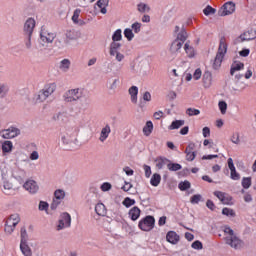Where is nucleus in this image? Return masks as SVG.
Segmentation results:
<instances>
[{"instance_id":"obj_4","label":"nucleus","mask_w":256,"mask_h":256,"mask_svg":"<svg viewBox=\"0 0 256 256\" xmlns=\"http://www.w3.org/2000/svg\"><path fill=\"white\" fill-rule=\"evenodd\" d=\"M61 141L63 145H65L66 149H75L77 147V135L75 132H72L71 134L66 133L61 136Z\"/></svg>"},{"instance_id":"obj_15","label":"nucleus","mask_w":256,"mask_h":256,"mask_svg":"<svg viewBox=\"0 0 256 256\" xmlns=\"http://www.w3.org/2000/svg\"><path fill=\"white\" fill-rule=\"evenodd\" d=\"M241 41H253V39H256V31L253 29H250L243 34L240 35Z\"/></svg>"},{"instance_id":"obj_30","label":"nucleus","mask_w":256,"mask_h":256,"mask_svg":"<svg viewBox=\"0 0 256 256\" xmlns=\"http://www.w3.org/2000/svg\"><path fill=\"white\" fill-rule=\"evenodd\" d=\"M185 125V120H174L172 121L171 125L168 127L170 131H173L175 129H180V127H183Z\"/></svg>"},{"instance_id":"obj_6","label":"nucleus","mask_w":256,"mask_h":256,"mask_svg":"<svg viewBox=\"0 0 256 256\" xmlns=\"http://www.w3.org/2000/svg\"><path fill=\"white\" fill-rule=\"evenodd\" d=\"M0 133L3 139H15V137L21 135V130H19V128L11 126L8 129L2 130Z\"/></svg>"},{"instance_id":"obj_32","label":"nucleus","mask_w":256,"mask_h":256,"mask_svg":"<svg viewBox=\"0 0 256 256\" xmlns=\"http://www.w3.org/2000/svg\"><path fill=\"white\" fill-rule=\"evenodd\" d=\"M175 41H180V43L184 44L187 41V30L184 28L177 34V38Z\"/></svg>"},{"instance_id":"obj_22","label":"nucleus","mask_w":256,"mask_h":256,"mask_svg":"<svg viewBox=\"0 0 256 256\" xmlns=\"http://www.w3.org/2000/svg\"><path fill=\"white\" fill-rule=\"evenodd\" d=\"M97 7L100 9L102 15L107 14V7H109V0H98L96 3Z\"/></svg>"},{"instance_id":"obj_29","label":"nucleus","mask_w":256,"mask_h":256,"mask_svg":"<svg viewBox=\"0 0 256 256\" xmlns=\"http://www.w3.org/2000/svg\"><path fill=\"white\" fill-rule=\"evenodd\" d=\"M55 89H57V85H55V83H51L48 84L44 87V89H42V91H44V93H46V96H50L53 95V93H55Z\"/></svg>"},{"instance_id":"obj_46","label":"nucleus","mask_w":256,"mask_h":256,"mask_svg":"<svg viewBox=\"0 0 256 256\" xmlns=\"http://www.w3.org/2000/svg\"><path fill=\"white\" fill-rule=\"evenodd\" d=\"M122 205H124V207H126V209H129V207H133V205H135V199H131L129 197H126L123 200Z\"/></svg>"},{"instance_id":"obj_54","label":"nucleus","mask_w":256,"mask_h":256,"mask_svg":"<svg viewBox=\"0 0 256 256\" xmlns=\"http://www.w3.org/2000/svg\"><path fill=\"white\" fill-rule=\"evenodd\" d=\"M139 13H145L146 11H150L151 8L147 6V4L139 3L137 5Z\"/></svg>"},{"instance_id":"obj_33","label":"nucleus","mask_w":256,"mask_h":256,"mask_svg":"<svg viewBox=\"0 0 256 256\" xmlns=\"http://www.w3.org/2000/svg\"><path fill=\"white\" fill-rule=\"evenodd\" d=\"M184 50L190 59H193V57H195V48L190 46L189 42L185 43Z\"/></svg>"},{"instance_id":"obj_18","label":"nucleus","mask_w":256,"mask_h":256,"mask_svg":"<svg viewBox=\"0 0 256 256\" xmlns=\"http://www.w3.org/2000/svg\"><path fill=\"white\" fill-rule=\"evenodd\" d=\"M20 251L24 256H33V251L27 242H20Z\"/></svg>"},{"instance_id":"obj_51","label":"nucleus","mask_w":256,"mask_h":256,"mask_svg":"<svg viewBox=\"0 0 256 256\" xmlns=\"http://www.w3.org/2000/svg\"><path fill=\"white\" fill-rule=\"evenodd\" d=\"M242 187L243 189H249L251 187V177H244L242 179Z\"/></svg>"},{"instance_id":"obj_62","label":"nucleus","mask_w":256,"mask_h":256,"mask_svg":"<svg viewBox=\"0 0 256 256\" xmlns=\"http://www.w3.org/2000/svg\"><path fill=\"white\" fill-rule=\"evenodd\" d=\"M113 186L111 185V183L109 182H104L101 186H100V189L101 191H104V192H107V191H111V188Z\"/></svg>"},{"instance_id":"obj_26","label":"nucleus","mask_w":256,"mask_h":256,"mask_svg":"<svg viewBox=\"0 0 256 256\" xmlns=\"http://www.w3.org/2000/svg\"><path fill=\"white\" fill-rule=\"evenodd\" d=\"M49 96L45 93V91L42 89L34 96V100L36 103H43V101H46Z\"/></svg>"},{"instance_id":"obj_48","label":"nucleus","mask_w":256,"mask_h":256,"mask_svg":"<svg viewBox=\"0 0 256 256\" xmlns=\"http://www.w3.org/2000/svg\"><path fill=\"white\" fill-rule=\"evenodd\" d=\"M7 93H9V88L5 84L0 85V99H4L7 97Z\"/></svg>"},{"instance_id":"obj_63","label":"nucleus","mask_w":256,"mask_h":256,"mask_svg":"<svg viewBox=\"0 0 256 256\" xmlns=\"http://www.w3.org/2000/svg\"><path fill=\"white\" fill-rule=\"evenodd\" d=\"M232 201H233V197H231L230 195H226V196H224V200H222V204L223 205H233Z\"/></svg>"},{"instance_id":"obj_50","label":"nucleus","mask_w":256,"mask_h":256,"mask_svg":"<svg viewBox=\"0 0 256 256\" xmlns=\"http://www.w3.org/2000/svg\"><path fill=\"white\" fill-rule=\"evenodd\" d=\"M218 107H219L220 112L222 113V115H225L227 113V102H225L223 100L219 101Z\"/></svg>"},{"instance_id":"obj_9","label":"nucleus","mask_w":256,"mask_h":256,"mask_svg":"<svg viewBox=\"0 0 256 256\" xmlns=\"http://www.w3.org/2000/svg\"><path fill=\"white\" fill-rule=\"evenodd\" d=\"M35 25H36L35 19L28 18L24 23V28H23L24 35H33Z\"/></svg>"},{"instance_id":"obj_7","label":"nucleus","mask_w":256,"mask_h":256,"mask_svg":"<svg viewBox=\"0 0 256 256\" xmlns=\"http://www.w3.org/2000/svg\"><path fill=\"white\" fill-rule=\"evenodd\" d=\"M55 37H57V34L47 31L43 26L41 27L40 40L42 43H53Z\"/></svg>"},{"instance_id":"obj_13","label":"nucleus","mask_w":256,"mask_h":256,"mask_svg":"<svg viewBox=\"0 0 256 256\" xmlns=\"http://www.w3.org/2000/svg\"><path fill=\"white\" fill-rule=\"evenodd\" d=\"M154 163H156V169H163V167L166 165L168 167V163H170L169 158H166L164 156H158L155 158Z\"/></svg>"},{"instance_id":"obj_3","label":"nucleus","mask_w":256,"mask_h":256,"mask_svg":"<svg viewBox=\"0 0 256 256\" xmlns=\"http://www.w3.org/2000/svg\"><path fill=\"white\" fill-rule=\"evenodd\" d=\"M138 227L141 231H152V229H155V217L147 215L139 221Z\"/></svg>"},{"instance_id":"obj_64","label":"nucleus","mask_w":256,"mask_h":256,"mask_svg":"<svg viewBox=\"0 0 256 256\" xmlns=\"http://www.w3.org/2000/svg\"><path fill=\"white\" fill-rule=\"evenodd\" d=\"M131 28L133 29L134 33H141V23L135 22L132 24Z\"/></svg>"},{"instance_id":"obj_53","label":"nucleus","mask_w":256,"mask_h":256,"mask_svg":"<svg viewBox=\"0 0 256 256\" xmlns=\"http://www.w3.org/2000/svg\"><path fill=\"white\" fill-rule=\"evenodd\" d=\"M213 195L223 203L225 196L227 195L225 192L222 191H214Z\"/></svg>"},{"instance_id":"obj_45","label":"nucleus","mask_w":256,"mask_h":256,"mask_svg":"<svg viewBox=\"0 0 256 256\" xmlns=\"http://www.w3.org/2000/svg\"><path fill=\"white\" fill-rule=\"evenodd\" d=\"M121 39H123V34H122V31L121 29H117L113 35H112V41H121Z\"/></svg>"},{"instance_id":"obj_35","label":"nucleus","mask_w":256,"mask_h":256,"mask_svg":"<svg viewBox=\"0 0 256 256\" xmlns=\"http://www.w3.org/2000/svg\"><path fill=\"white\" fill-rule=\"evenodd\" d=\"M60 220L66 224V228L71 227V214L70 213H67V212L62 213Z\"/></svg>"},{"instance_id":"obj_49","label":"nucleus","mask_w":256,"mask_h":256,"mask_svg":"<svg viewBox=\"0 0 256 256\" xmlns=\"http://www.w3.org/2000/svg\"><path fill=\"white\" fill-rule=\"evenodd\" d=\"M24 36H25L24 43H25L26 49H31L32 47L31 37H33V34H24Z\"/></svg>"},{"instance_id":"obj_1","label":"nucleus","mask_w":256,"mask_h":256,"mask_svg":"<svg viewBox=\"0 0 256 256\" xmlns=\"http://www.w3.org/2000/svg\"><path fill=\"white\" fill-rule=\"evenodd\" d=\"M63 97L66 103L81 101L82 107H89L91 105V97L89 96V92L85 89L76 88L68 90Z\"/></svg>"},{"instance_id":"obj_2","label":"nucleus","mask_w":256,"mask_h":256,"mask_svg":"<svg viewBox=\"0 0 256 256\" xmlns=\"http://www.w3.org/2000/svg\"><path fill=\"white\" fill-rule=\"evenodd\" d=\"M19 221H21V218L19 217V214H12L5 222V228L4 231L8 235H11L13 231H15V228L17 225H19Z\"/></svg>"},{"instance_id":"obj_36","label":"nucleus","mask_w":256,"mask_h":256,"mask_svg":"<svg viewBox=\"0 0 256 256\" xmlns=\"http://www.w3.org/2000/svg\"><path fill=\"white\" fill-rule=\"evenodd\" d=\"M20 237V243H27L29 241V234H27V228L25 226L20 229Z\"/></svg>"},{"instance_id":"obj_27","label":"nucleus","mask_w":256,"mask_h":256,"mask_svg":"<svg viewBox=\"0 0 256 256\" xmlns=\"http://www.w3.org/2000/svg\"><path fill=\"white\" fill-rule=\"evenodd\" d=\"M143 133L145 137H149V135L153 133V122L151 120L146 122L145 126L143 127Z\"/></svg>"},{"instance_id":"obj_25","label":"nucleus","mask_w":256,"mask_h":256,"mask_svg":"<svg viewBox=\"0 0 256 256\" xmlns=\"http://www.w3.org/2000/svg\"><path fill=\"white\" fill-rule=\"evenodd\" d=\"M160 184H161V174L154 173L150 179V185H152V187H159Z\"/></svg>"},{"instance_id":"obj_59","label":"nucleus","mask_w":256,"mask_h":256,"mask_svg":"<svg viewBox=\"0 0 256 256\" xmlns=\"http://www.w3.org/2000/svg\"><path fill=\"white\" fill-rule=\"evenodd\" d=\"M39 211H47L49 209V203L40 201L38 206Z\"/></svg>"},{"instance_id":"obj_60","label":"nucleus","mask_w":256,"mask_h":256,"mask_svg":"<svg viewBox=\"0 0 256 256\" xmlns=\"http://www.w3.org/2000/svg\"><path fill=\"white\" fill-rule=\"evenodd\" d=\"M186 154V161H195V157H197L196 152H185Z\"/></svg>"},{"instance_id":"obj_38","label":"nucleus","mask_w":256,"mask_h":256,"mask_svg":"<svg viewBox=\"0 0 256 256\" xmlns=\"http://www.w3.org/2000/svg\"><path fill=\"white\" fill-rule=\"evenodd\" d=\"M178 189H180V191H188V189H191V182L188 180L181 181L178 184Z\"/></svg>"},{"instance_id":"obj_16","label":"nucleus","mask_w":256,"mask_h":256,"mask_svg":"<svg viewBox=\"0 0 256 256\" xmlns=\"http://www.w3.org/2000/svg\"><path fill=\"white\" fill-rule=\"evenodd\" d=\"M128 215L131 221H137V219L141 217V209H139V207L137 206H134L132 209L129 210Z\"/></svg>"},{"instance_id":"obj_40","label":"nucleus","mask_w":256,"mask_h":256,"mask_svg":"<svg viewBox=\"0 0 256 256\" xmlns=\"http://www.w3.org/2000/svg\"><path fill=\"white\" fill-rule=\"evenodd\" d=\"M204 15L209 17V15H215L217 13V9L213 8L211 5H207L203 10Z\"/></svg>"},{"instance_id":"obj_11","label":"nucleus","mask_w":256,"mask_h":256,"mask_svg":"<svg viewBox=\"0 0 256 256\" xmlns=\"http://www.w3.org/2000/svg\"><path fill=\"white\" fill-rule=\"evenodd\" d=\"M227 47L228 45H227V42H225V37H221L219 42L218 52L216 55L224 58L225 55L227 54Z\"/></svg>"},{"instance_id":"obj_57","label":"nucleus","mask_w":256,"mask_h":256,"mask_svg":"<svg viewBox=\"0 0 256 256\" xmlns=\"http://www.w3.org/2000/svg\"><path fill=\"white\" fill-rule=\"evenodd\" d=\"M55 47H57L58 49H65V43L63 42V38H57L55 40Z\"/></svg>"},{"instance_id":"obj_55","label":"nucleus","mask_w":256,"mask_h":256,"mask_svg":"<svg viewBox=\"0 0 256 256\" xmlns=\"http://www.w3.org/2000/svg\"><path fill=\"white\" fill-rule=\"evenodd\" d=\"M230 177L233 181H239L241 179V176L236 169L230 170Z\"/></svg>"},{"instance_id":"obj_8","label":"nucleus","mask_w":256,"mask_h":256,"mask_svg":"<svg viewBox=\"0 0 256 256\" xmlns=\"http://www.w3.org/2000/svg\"><path fill=\"white\" fill-rule=\"evenodd\" d=\"M226 245H229L232 249L239 250L243 247V241L237 236L226 237Z\"/></svg>"},{"instance_id":"obj_58","label":"nucleus","mask_w":256,"mask_h":256,"mask_svg":"<svg viewBox=\"0 0 256 256\" xmlns=\"http://www.w3.org/2000/svg\"><path fill=\"white\" fill-rule=\"evenodd\" d=\"M230 140H231L235 145H239V143H241V140L239 139V133H238V132L233 133Z\"/></svg>"},{"instance_id":"obj_47","label":"nucleus","mask_w":256,"mask_h":256,"mask_svg":"<svg viewBox=\"0 0 256 256\" xmlns=\"http://www.w3.org/2000/svg\"><path fill=\"white\" fill-rule=\"evenodd\" d=\"M200 114H201V110H199V109L188 108L186 110V115H188L189 117H194V116H197V115H200Z\"/></svg>"},{"instance_id":"obj_17","label":"nucleus","mask_w":256,"mask_h":256,"mask_svg":"<svg viewBox=\"0 0 256 256\" xmlns=\"http://www.w3.org/2000/svg\"><path fill=\"white\" fill-rule=\"evenodd\" d=\"M110 133H111V126H109V124H106V126L101 130L99 141H101V143H104L105 141H107V138L109 137Z\"/></svg>"},{"instance_id":"obj_52","label":"nucleus","mask_w":256,"mask_h":256,"mask_svg":"<svg viewBox=\"0 0 256 256\" xmlns=\"http://www.w3.org/2000/svg\"><path fill=\"white\" fill-rule=\"evenodd\" d=\"M192 249H196V251H201V249H203V243L199 240H195L192 244H191Z\"/></svg>"},{"instance_id":"obj_28","label":"nucleus","mask_w":256,"mask_h":256,"mask_svg":"<svg viewBox=\"0 0 256 256\" xmlns=\"http://www.w3.org/2000/svg\"><path fill=\"white\" fill-rule=\"evenodd\" d=\"M13 151V142L10 140H6L2 143V152L5 153H11Z\"/></svg>"},{"instance_id":"obj_43","label":"nucleus","mask_w":256,"mask_h":256,"mask_svg":"<svg viewBox=\"0 0 256 256\" xmlns=\"http://www.w3.org/2000/svg\"><path fill=\"white\" fill-rule=\"evenodd\" d=\"M54 197L55 199H57L58 201H61V199H65V190L63 189H57L54 192Z\"/></svg>"},{"instance_id":"obj_37","label":"nucleus","mask_w":256,"mask_h":256,"mask_svg":"<svg viewBox=\"0 0 256 256\" xmlns=\"http://www.w3.org/2000/svg\"><path fill=\"white\" fill-rule=\"evenodd\" d=\"M168 171H181V169H183V166H181V164L179 163H175V162H170L168 163Z\"/></svg>"},{"instance_id":"obj_34","label":"nucleus","mask_w":256,"mask_h":256,"mask_svg":"<svg viewBox=\"0 0 256 256\" xmlns=\"http://www.w3.org/2000/svg\"><path fill=\"white\" fill-rule=\"evenodd\" d=\"M223 56H219L216 54V57L213 61L212 67L215 71H217L218 69H220L221 64L223 63Z\"/></svg>"},{"instance_id":"obj_39","label":"nucleus","mask_w":256,"mask_h":256,"mask_svg":"<svg viewBox=\"0 0 256 256\" xmlns=\"http://www.w3.org/2000/svg\"><path fill=\"white\" fill-rule=\"evenodd\" d=\"M71 67V61L69 59H63L61 62H60V69L62 71H69V68Z\"/></svg>"},{"instance_id":"obj_23","label":"nucleus","mask_w":256,"mask_h":256,"mask_svg":"<svg viewBox=\"0 0 256 256\" xmlns=\"http://www.w3.org/2000/svg\"><path fill=\"white\" fill-rule=\"evenodd\" d=\"M122 44L117 41H112L110 44V55L111 57H115V53H119V49H121Z\"/></svg>"},{"instance_id":"obj_20","label":"nucleus","mask_w":256,"mask_h":256,"mask_svg":"<svg viewBox=\"0 0 256 256\" xmlns=\"http://www.w3.org/2000/svg\"><path fill=\"white\" fill-rule=\"evenodd\" d=\"M181 47H183V42L179 41V40H174L171 43L170 46V52L175 55V53H179V51H181Z\"/></svg>"},{"instance_id":"obj_24","label":"nucleus","mask_w":256,"mask_h":256,"mask_svg":"<svg viewBox=\"0 0 256 256\" xmlns=\"http://www.w3.org/2000/svg\"><path fill=\"white\" fill-rule=\"evenodd\" d=\"M95 212L100 216V217H105L107 215V208L105 207V204L103 203H98L95 206Z\"/></svg>"},{"instance_id":"obj_19","label":"nucleus","mask_w":256,"mask_h":256,"mask_svg":"<svg viewBox=\"0 0 256 256\" xmlns=\"http://www.w3.org/2000/svg\"><path fill=\"white\" fill-rule=\"evenodd\" d=\"M65 36L67 39H70V41H77L81 37V32L73 29V30H68L65 33Z\"/></svg>"},{"instance_id":"obj_56","label":"nucleus","mask_w":256,"mask_h":256,"mask_svg":"<svg viewBox=\"0 0 256 256\" xmlns=\"http://www.w3.org/2000/svg\"><path fill=\"white\" fill-rule=\"evenodd\" d=\"M79 15H81V9H76L72 16L73 23H79Z\"/></svg>"},{"instance_id":"obj_14","label":"nucleus","mask_w":256,"mask_h":256,"mask_svg":"<svg viewBox=\"0 0 256 256\" xmlns=\"http://www.w3.org/2000/svg\"><path fill=\"white\" fill-rule=\"evenodd\" d=\"M202 81L205 89H209V87H211V83L213 82V75L211 74L210 71L204 72Z\"/></svg>"},{"instance_id":"obj_5","label":"nucleus","mask_w":256,"mask_h":256,"mask_svg":"<svg viewBox=\"0 0 256 256\" xmlns=\"http://www.w3.org/2000/svg\"><path fill=\"white\" fill-rule=\"evenodd\" d=\"M235 11V2L229 1L223 4L221 9L218 11L219 17H227V15H233Z\"/></svg>"},{"instance_id":"obj_21","label":"nucleus","mask_w":256,"mask_h":256,"mask_svg":"<svg viewBox=\"0 0 256 256\" xmlns=\"http://www.w3.org/2000/svg\"><path fill=\"white\" fill-rule=\"evenodd\" d=\"M129 95L131 96V101L137 105V95H139V88L137 86H132L128 90Z\"/></svg>"},{"instance_id":"obj_31","label":"nucleus","mask_w":256,"mask_h":256,"mask_svg":"<svg viewBox=\"0 0 256 256\" xmlns=\"http://www.w3.org/2000/svg\"><path fill=\"white\" fill-rule=\"evenodd\" d=\"M245 69V64L243 62H239L237 64H232L230 68V75H235V71H241Z\"/></svg>"},{"instance_id":"obj_12","label":"nucleus","mask_w":256,"mask_h":256,"mask_svg":"<svg viewBox=\"0 0 256 256\" xmlns=\"http://www.w3.org/2000/svg\"><path fill=\"white\" fill-rule=\"evenodd\" d=\"M180 237L175 231H169L166 234V241L171 243V245H177L179 243Z\"/></svg>"},{"instance_id":"obj_41","label":"nucleus","mask_w":256,"mask_h":256,"mask_svg":"<svg viewBox=\"0 0 256 256\" xmlns=\"http://www.w3.org/2000/svg\"><path fill=\"white\" fill-rule=\"evenodd\" d=\"M200 201H203V196L201 194H195L190 198V203L192 205H199Z\"/></svg>"},{"instance_id":"obj_44","label":"nucleus","mask_w":256,"mask_h":256,"mask_svg":"<svg viewBox=\"0 0 256 256\" xmlns=\"http://www.w3.org/2000/svg\"><path fill=\"white\" fill-rule=\"evenodd\" d=\"M124 37H126L128 41H133L135 34L133 33V30L131 28H126L124 30Z\"/></svg>"},{"instance_id":"obj_61","label":"nucleus","mask_w":256,"mask_h":256,"mask_svg":"<svg viewBox=\"0 0 256 256\" xmlns=\"http://www.w3.org/2000/svg\"><path fill=\"white\" fill-rule=\"evenodd\" d=\"M143 169H144V172H145V178L146 179H149V177H151V166L147 165V164H144L143 165Z\"/></svg>"},{"instance_id":"obj_42","label":"nucleus","mask_w":256,"mask_h":256,"mask_svg":"<svg viewBox=\"0 0 256 256\" xmlns=\"http://www.w3.org/2000/svg\"><path fill=\"white\" fill-rule=\"evenodd\" d=\"M222 215H225L226 217H236L235 210L227 207L222 209Z\"/></svg>"},{"instance_id":"obj_10","label":"nucleus","mask_w":256,"mask_h":256,"mask_svg":"<svg viewBox=\"0 0 256 256\" xmlns=\"http://www.w3.org/2000/svg\"><path fill=\"white\" fill-rule=\"evenodd\" d=\"M24 189L26 191H29L32 195H35L37 191H39V185H37V182L35 180H28L23 185Z\"/></svg>"}]
</instances>
